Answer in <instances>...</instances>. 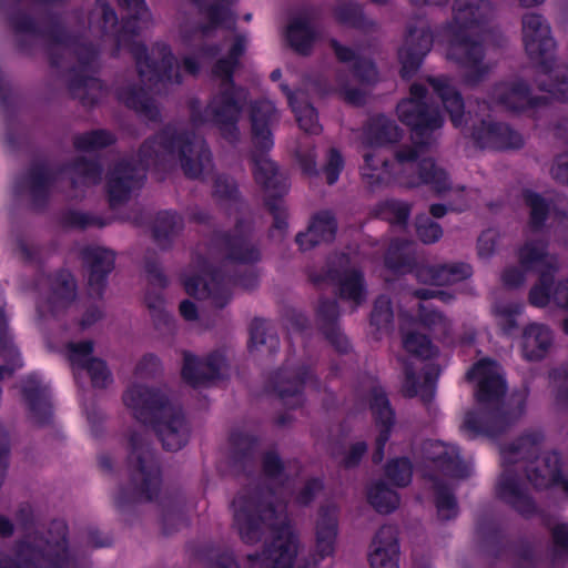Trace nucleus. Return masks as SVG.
<instances>
[{
	"label": "nucleus",
	"mask_w": 568,
	"mask_h": 568,
	"mask_svg": "<svg viewBox=\"0 0 568 568\" xmlns=\"http://www.w3.org/2000/svg\"><path fill=\"white\" fill-rule=\"evenodd\" d=\"M211 247L223 262L212 265L204 256L196 257V265L202 275H192L184 280L183 286L190 296L211 298L216 308H224L232 298V288L240 286L253 290L258 284L254 271L240 273L237 265H254L262 258V252L253 239L252 227L243 217L235 221L232 230H214L211 236Z\"/></svg>",
	"instance_id": "f257e3e1"
},
{
	"label": "nucleus",
	"mask_w": 568,
	"mask_h": 568,
	"mask_svg": "<svg viewBox=\"0 0 568 568\" xmlns=\"http://www.w3.org/2000/svg\"><path fill=\"white\" fill-rule=\"evenodd\" d=\"M542 442L541 432H528L504 446L500 452L504 469L495 487L496 496L524 518L536 516L538 507L527 491L519 468H523L535 489L559 487L568 495V477L562 473L561 456L551 450L539 459Z\"/></svg>",
	"instance_id": "f03ea898"
},
{
	"label": "nucleus",
	"mask_w": 568,
	"mask_h": 568,
	"mask_svg": "<svg viewBox=\"0 0 568 568\" xmlns=\"http://www.w3.org/2000/svg\"><path fill=\"white\" fill-rule=\"evenodd\" d=\"M160 150L165 155H178L183 173L190 179H197L212 159L205 141H197L193 131L179 130L169 123L143 141L136 161L122 159L109 172L106 191L111 207L125 203L132 191L143 185L145 172L160 163Z\"/></svg>",
	"instance_id": "7ed1b4c3"
},
{
	"label": "nucleus",
	"mask_w": 568,
	"mask_h": 568,
	"mask_svg": "<svg viewBox=\"0 0 568 568\" xmlns=\"http://www.w3.org/2000/svg\"><path fill=\"white\" fill-rule=\"evenodd\" d=\"M49 26L42 28L38 21L27 11L18 9L8 17V22L13 32L18 36L16 47L21 53H30L33 48L32 40L24 36L42 38L49 41L47 49L49 63L52 68L59 69L62 64L63 54L60 49L62 47L71 51L79 62V68L73 67L70 70V79L68 89L73 95H78L79 91L88 89H102V81L95 77L88 75L84 71L93 63L99 50L92 42L85 41L79 33H73L62 22L60 14L50 12L48 14Z\"/></svg>",
	"instance_id": "20e7f679"
},
{
	"label": "nucleus",
	"mask_w": 568,
	"mask_h": 568,
	"mask_svg": "<svg viewBox=\"0 0 568 568\" xmlns=\"http://www.w3.org/2000/svg\"><path fill=\"white\" fill-rule=\"evenodd\" d=\"M250 120L254 145L251 154L253 176L266 193L264 205L273 217L272 230L285 233L288 227V215L283 205V197L288 186L276 163L266 156L274 146L271 126L277 121L275 105L268 100L254 101L251 104Z\"/></svg>",
	"instance_id": "39448f33"
},
{
	"label": "nucleus",
	"mask_w": 568,
	"mask_h": 568,
	"mask_svg": "<svg viewBox=\"0 0 568 568\" xmlns=\"http://www.w3.org/2000/svg\"><path fill=\"white\" fill-rule=\"evenodd\" d=\"M495 361L481 358L466 373L467 381H478L475 392L478 407L466 413L462 426V430L469 440L478 436L498 437L515 422L514 415L505 408L504 397L507 385L495 371Z\"/></svg>",
	"instance_id": "423d86ee"
},
{
	"label": "nucleus",
	"mask_w": 568,
	"mask_h": 568,
	"mask_svg": "<svg viewBox=\"0 0 568 568\" xmlns=\"http://www.w3.org/2000/svg\"><path fill=\"white\" fill-rule=\"evenodd\" d=\"M453 11L447 58L465 70L464 83L475 87L487 77L489 67L484 63L483 41L473 39L468 31L489 21L493 6L489 0H455Z\"/></svg>",
	"instance_id": "0eeeda50"
},
{
	"label": "nucleus",
	"mask_w": 568,
	"mask_h": 568,
	"mask_svg": "<svg viewBox=\"0 0 568 568\" xmlns=\"http://www.w3.org/2000/svg\"><path fill=\"white\" fill-rule=\"evenodd\" d=\"M123 403L133 417L150 426L162 447L169 452L182 449L189 442L190 427L180 408L174 407L169 396L158 387L133 384L123 394Z\"/></svg>",
	"instance_id": "6e6552de"
},
{
	"label": "nucleus",
	"mask_w": 568,
	"mask_h": 568,
	"mask_svg": "<svg viewBox=\"0 0 568 568\" xmlns=\"http://www.w3.org/2000/svg\"><path fill=\"white\" fill-rule=\"evenodd\" d=\"M237 65L223 57L212 67L213 77L221 80V88L204 109L197 100L190 102V121L195 126L211 123L221 136L231 144L240 141L239 122L246 103V91L235 83L234 74Z\"/></svg>",
	"instance_id": "1a4fd4ad"
},
{
	"label": "nucleus",
	"mask_w": 568,
	"mask_h": 568,
	"mask_svg": "<svg viewBox=\"0 0 568 568\" xmlns=\"http://www.w3.org/2000/svg\"><path fill=\"white\" fill-rule=\"evenodd\" d=\"M428 146L427 141H414L412 145H403L395 152V160L400 166V172L390 178L389 160H381L382 169L378 171H365L361 169L363 181L372 191L388 185L392 181L399 186L414 189L428 185L435 193L442 194L450 190V181L447 172L440 169L430 158L419 161V154Z\"/></svg>",
	"instance_id": "9d476101"
},
{
	"label": "nucleus",
	"mask_w": 568,
	"mask_h": 568,
	"mask_svg": "<svg viewBox=\"0 0 568 568\" xmlns=\"http://www.w3.org/2000/svg\"><path fill=\"white\" fill-rule=\"evenodd\" d=\"M129 455L126 458L129 469V485L121 486L114 496L116 509L124 513L140 503H151L159 497L162 474L155 449L138 432L129 437Z\"/></svg>",
	"instance_id": "9b49d317"
},
{
	"label": "nucleus",
	"mask_w": 568,
	"mask_h": 568,
	"mask_svg": "<svg viewBox=\"0 0 568 568\" xmlns=\"http://www.w3.org/2000/svg\"><path fill=\"white\" fill-rule=\"evenodd\" d=\"M72 564L69 527L61 519L49 524L47 536H36L33 541L17 540L14 557L0 551V568H70Z\"/></svg>",
	"instance_id": "f8f14e48"
},
{
	"label": "nucleus",
	"mask_w": 568,
	"mask_h": 568,
	"mask_svg": "<svg viewBox=\"0 0 568 568\" xmlns=\"http://www.w3.org/2000/svg\"><path fill=\"white\" fill-rule=\"evenodd\" d=\"M523 40L529 59L537 64L541 73L550 81L539 82L538 89L548 92L561 102H568V68L557 71L555 79L551 74L556 67V41L551 36L550 26L538 13H527L523 17Z\"/></svg>",
	"instance_id": "ddd939ff"
},
{
	"label": "nucleus",
	"mask_w": 568,
	"mask_h": 568,
	"mask_svg": "<svg viewBox=\"0 0 568 568\" xmlns=\"http://www.w3.org/2000/svg\"><path fill=\"white\" fill-rule=\"evenodd\" d=\"M71 172L75 176L71 179L72 187H77L78 179L84 184H98L102 179L103 166L98 159L77 156L61 164L55 171L44 162L33 163L28 171L31 205L34 210L43 211L48 207L51 187L58 180V175Z\"/></svg>",
	"instance_id": "4468645a"
},
{
	"label": "nucleus",
	"mask_w": 568,
	"mask_h": 568,
	"mask_svg": "<svg viewBox=\"0 0 568 568\" xmlns=\"http://www.w3.org/2000/svg\"><path fill=\"white\" fill-rule=\"evenodd\" d=\"M272 495L271 488L266 495L262 487H255L237 494L233 499L234 525L243 542L248 545L258 542L265 520L276 517L277 509L271 500Z\"/></svg>",
	"instance_id": "2eb2a0df"
},
{
	"label": "nucleus",
	"mask_w": 568,
	"mask_h": 568,
	"mask_svg": "<svg viewBox=\"0 0 568 568\" xmlns=\"http://www.w3.org/2000/svg\"><path fill=\"white\" fill-rule=\"evenodd\" d=\"M428 90L422 83H413L409 88L410 97L403 99L396 106L399 121L408 126L415 136L414 141H426L428 133L444 124L438 106L426 102Z\"/></svg>",
	"instance_id": "dca6fc26"
},
{
	"label": "nucleus",
	"mask_w": 568,
	"mask_h": 568,
	"mask_svg": "<svg viewBox=\"0 0 568 568\" xmlns=\"http://www.w3.org/2000/svg\"><path fill=\"white\" fill-rule=\"evenodd\" d=\"M152 51L158 59H153L149 54V49L143 42L133 41L130 44V53L135 61L140 78L146 80L151 85L160 83L181 84L183 78L179 71H174L175 58L171 47L165 42H156Z\"/></svg>",
	"instance_id": "f3484780"
},
{
	"label": "nucleus",
	"mask_w": 568,
	"mask_h": 568,
	"mask_svg": "<svg viewBox=\"0 0 568 568\" xmlns=\"http://www.w3.org/2000/svg\"><path fill=\"white\" fill-rule=\"evenodd\" d=\"M298 548V538L288 523L273 528V538L264 545L262 552L246 556L252 564L261 561L262 568H293Z\"/></svg>",
	"instance_id": "a211bd4d"
},
{
	"label": "nucleus",
	"mask_w": 568,
	"mask_h": 568,
	"mask_svg": "<svg viewBox=\"0 0 568 568\" xmlns=\"http://www.w3.org/2000/svg\"><path fill=\"white\" fill-rule=\"evenodd\" d=\"M313 376L307 365L291 367L285 364L270 376L266 389L275 394L286 407L295 409L304 404V387Z\"/></svg>",
	"instance_id": "6ab92c4d"
},
{
	"label": "nucleus",
	"mask_w": 568,
	"mask_h": 568,
	"mask_svg": "<svg viewBox=\"0 0 568 568\" xmlns=\"http://www.w3.org/2000/svg\"><path fill=\"white\" fill-rule=\"evenodd\" d=\"M490 98L498 106L511 114H523L549 103L548 97L534 95L530 84L521 78L495 83Z\"/></svg>",
	"instance_id": "aec40b11"
},
{
	"label": "nucleus",
	"mask_w": 568,
	"mask_h": 568,
	"mask_svg": "<svg viewBox=\"0 0 568 568\" xmlns=\"http://www.w3.org/2000/svg\"><path fill=\"white\" fill-rule=\"evenodd\" d=\"M21 395L30 418L39 426L49 425L53 417L52 393L41 375L32 372L21 381Z\"/></svg>",
	"instance_id": "412c9836"
},
{
	"label": "nucleus",
	"mask_w": 568,
	"mask_h": 568,
	"mask_svg": "<svg viewBox=\"0 0 568 568\" xmlns=\"http://www.w3.org/2000/svg\"><path fill=\"white\" fill-rule=\"evenodd\" d=\"M470 136L479 149L506 151L519 150L524 146L523 135L504 122L481 120L474 125Z\"/></svg>",
	"instance_id": "4be33fe9"
},
{
	"label": "nucleus",
	"mask_w": 568,
	"mask_h": 568,
	"mask_svg": "<svg viewBox=\"0 0 568 568\" xmlns=\"http://www.w3.org/2000/svg\"><path fill=\"white\" fill-rule=\"evenodd\" d=\"M83 265L88 272V290L92 298L103 297L109 274L113 271L115 255L100 246H87L81 252Z\"/></svg>",
	"instance_id": "5701e85b"
},
{
	"label": "nucleus",
	"mask_w": 568,
	"mask_h": 568,
	"mask_svg": "<svg viewBox=\"0 0 568 568\" xmlns=\"http://www.w3.org/2000/svg\"><path fill=\"white\" fill-rule=\"evenodd\" d=\"M224 363L225 358L219 351L211 352L204 357L184 352L181 376L187 385L194 388L206 386L209 383L220 379Z\"/></svg>",
	"instance_id": "b1692460"
},
{
	"label": "nucleus",
	"mask_w": 568,
	"mask_h": 568,
	"mask_svg": "<svg viewBox=\"0 0 568 568\" xmlns=\"http://www.w3.org/2000/svg\"><path fill=\"white\" fill-rule=\"evenodd\" d=\"M433 47V33L429 29L409 28L404 45L398 50L402 79H410L420 68L424 58Z\"/></svg>",
	"instance_id": "393cba45"
},
{
	"label": "nucleus",
	"mask_w": 568,
	"mask_h": 568,
	"mask_svg": "<svg viewBox=\"0 0 568 568\" xmlns=\"http://www.w3.org/2000/svg\"><path fill=\"white\" fill-rule=\"evenodd\" d=\"M316 323L325 339L341 354H347L351 345L346 336L341 332L339 305L336 300L321 297L315 311Z\"/></svg>",
	"instance_id": "a878e982"
},
{
	"label": "nucleus",
	"mask_w": 568,
	"mask_h": 568,
	"mask_svg": "<svg viewBox=\"0 0 568 568\" xmlns=\"http://www.w3.org/2000/svg\"><path fill=\"white\" fill-rule=\"evenodd\" d=\"M337 229L338 223L334 212L321 210L311 216L307 230L296 234L295 242L301 250L307 251L322 243L333 242Z\"/></svg>",
	"instance_id": "bb28decb"
},
{
	"label": "nucleus",
	"mask_w": 568,
	"mask_h": 568,
	"mask_svg": "<svg viewBox=\"0 0 568 568\" xmlns=\"http://www.w3.org/2000/svg\"><path fill=\"white\" fill-rule=\"evenodd\" d=\"M404 382L402 393L407 398L420 397V400L428 405L433 402L436 393V383L439 376V368L435 364H427L423 368V383L416 374V368L410 361L403 362Z\"/></svg>",
	"instance_id": "cd10ccee"
},
{
	"label": "nucleus",
	"mask_w": 568,
	"mask_h": 568,
	"mask_svg": "<svg viewBox=\"0 0 568 568\" xmlns=\"http://www.w3.org/2000/svg\"><path fill=\"white\" fill-rule=\"evenodd\" d=\"M368 561L372 568H399V542L394 526L384 525L376 531Z\"/></svg>",
	"instance_id": "c85d7f7f"
},
{
	"label": "nucleus",
	"mask_w": 568,
	"mask_h": 568,
	"mask_svg": "<svg viewBox=\"0 0 568 568\" xmlns=\"http://www.w3.org/2000/svg\"><path fill=\"white\" fill-rule=\"evenodd\" d=\"M235 0H214L206 3L205 0H194L199 13L205 18V22L199 26L202 34L207 36L217 29L233 30L236 26V14L232 7Z\"/></svg>",
	"instance_id": "c756f323"
},
{
	"label": "nucleus",
	"mask_w": 568,
	"mask_h": 568,
	"mask_svg": "<svg viewBox=\"0 0 568 568\" xmlns=\"http://www.w3.org/2000/svg\"><path fill=\"white\" fill-rule=\"evenodd\" d=\"M369 408L378 428L375 446L385 448L395 424V412L382 386L375 385L369 392Z\"/></svg>",
	"instance_id": "7c9ffc66"
},
{
	"label": "nucleus",
	"mask_w": 568,
	"mask_h": 568,
	"mask_svg": "<svg viewBox=\"0 0 568 568\" xmlns=\"http://www.w3.org/2000/svg\"><path fill=\"white\" fill-rule=\"evenodd\" d=\"M369 408L378 428L375 446L385 448L395 424V412L382 386L375 385L369 392Z\"/></svg>",
	"instance_id": "2f4dec72"
},
{
	"label": "nucleus",
	"mask_w": 568,
	"mask_h": 568,
	"mask_svg": "<svg viewBox=\"0 0 568 568\" xmlns=\"http://www.w3.org/2000/svg\"><path fill=\"white\" fill-rule=\"evenodd\" d=\"M416 275L420 282L435 286H445L470 277L473 275V267L464 262L426 265L418 267Z\"/></svg>",
	"instance_id": "473e14b6"
},
{
	"label": "nucleus",
	"mask_w": 568,
	"mask_h": 568,
	"mask_svg": "<svg viewBox=\"0 0 568 568\" xmlns=\"http://www.w3.org/2000/svg\"><path fill=\"white\" fill-rule=\"evenodd\" d=\"M427 457L446 477L462 479L469 475L468 467L463 462L460 450L456 445L434 443L430 445Z\"/></svg>",
	"instance_id": "72a5a7b5"
},
{
	"label": "nucleus",
	"mask_w": 568,
	"mask_h": 568,
	"mask_svg": "<svg viewBox=\"0 0 568 568\" xmlns=\"http://www.w3.org/2000/svg\"><path fill=\"white\" fill-rule=\"evenodd\" d=\"M427 82L433 88L435 94L440 99L444 109L449 114L450 122L455 128L463 124L465 103L462 93L449 83L448 78L444 75L428 77Z\"/></svg>",
	"instance_id": "f704fd0d"
},
{
	"label": "nucleus",
	"mask_w": 568,
	"mask_h": 568,
	"mask_svg": "<svg viewBox=\"0 0 568 568\" xmlns=\"http://www.w3.org/2000/svg\"><path fill=\"white\" fill-rule=\"evenodd\" d=\"M183 229L184 219L176 211H159L151 226L153 241L161 250H170Z\"/></svg>",
	"instance_id": "c9c22d12"
},
{
	"label": "nucleus",
	"mask_w": 568,
	"mask_h": 568,
	"mask_svg": "<svg viewBox=\"0 0 568 568\" xmlns=\"http://www.w3.org/2000/svg\"><path fill=\"white\" fill-rule=\"evenodd\" d=\"M337 529L335 510L329 506H322L316 523V554L320 560L334 554Z\"/></svg>",
	"instance_id": "e433bc0d"
},
{
	"label": "nucleus",
	"mask_w": 568,
	"mask_h": 568,
	"mask_svg": "<svg viewBox=\"0 0 568 568\" xmlns=\"http://www.w3.org/2000/svg\"><path fill=\"white\" fill-rule=\"evenodd\" d=\"M551 344L552 334L546 325L532 323L525 327L521 349L527 361L537 362L545 358Z\"/></svg>",
	"instance_id": "4c0bfd02"
},
{
	"label": "nucleus",
	"mask_w": 568,
	"mask_h": 568,
	"mask_svg": "<svg viewBox=\"0 0 568 568\" xmlns=\"http://www.w3.org/2000/svg\"><path fill=\"white\" fill-rule=\"evenodd\" d=\"M49 281L51 294L48 298V304L50 312L55 315L75 300L77 285L73 275L64 268L50 275Z\"/></svg>",
	"instance_id": "58836bf2"
},
{
	"label": "nucleus",
	"mask_w": 568,
	"mask_h": 568,
	"mask_svg": "<svg viewBox=\"0 0 568 568\" xmlns=\"http://www.w3.org/2000/svg\"><path fill=\"white\" fill-rule=\"evenodd\" d=\"M123 104L151 122L161 120V112L148 91L141 85H128L118 92Z\"/></svg>",
	"instance_id": "ea45409f"
},
{
	"label": "nucleus",
	"mask_w": 568,
	"mask_h": 568,
	"mask_svg": "<svg viewBox=\"0 0 568 568\" xmlns=\"http://www.w3.org/2000/svg\"><path fill=\"white\" fill-rule=\"evenodd\" d=\"M403 131L396 122L384 114L369 119L364 130V138L369 146L393 144L402 139Z\"/></svg>",
	"instance_id": "a19ab883"
},
{
	"label": "nucleus",
	"mask_w": 568,
	"mask_h": 568,
	"mask_svg": "<svg viewBox=\"0 0 568 568\" xmlns=\"http://www.w3.org/2000/svg\"><path fill=\"white\" fill-rule=\"evenodd\" d=\"M229 442L233 465L241 469L251 466L260 445V437L241 429H235L230 434Z\"/></svg>",
	"instance_id": "79ce46f5"
},
{
	"label": "nucleus",
	"mask_w": 568,
	"mask_h": 568,
	"mask_svg": "<svg viewBox=\"0 0 568 568\" xmlns=\"http://www.w3.org/2000/svg\"><path fill=\"white\" fill-rule=\"evenodd\" d=\"M332 283L337 285L341 300L349 301L355 308L362 305L366 300V283L364 274L358 268H353L346 276L339 277L333 272Z\"/></svg>",
	"instance_id": "37998d69"
},
{
	"label": "nucleus",
	"mask_w": 568,
	"mask_h": 568,
	"mask_svg": "<svg viewBox=\"0 0 568 568\" xmlns=\"http://www.w3.org/2000/svg\"><path fill=\"white\" fill-rule=\"evenodd\" d=\"M521 195L525 205L529 209V230L532 233L541 232L550 216L551 202L530 189L523 190Z\"/></svg>",
	"instance_id": "c03bdc74"
},
{
	"label": "nucleus",
	"mask_w": 568,
	"mask_h": 568,
	"mask_svg": "<svg viewBox=\"0 0 568 568\" xmlns=\"http://www.w3.org/2000/svg\"><path fill=\"white\" fill-rule=\"evenodd\" d=\"M286 40L298 54L308 55L316 39V33L306 18H296L286 29Z\"/></svg>",
	"instance_id": "a18cd8bd"
},
{
	"label": "nucleus",
	"mask_w": 568,
	"mask_h": 568,
	"mask_svg": "<svg viewBox=\"0 0 568 568\" xmlns=\"http://www.w3.org/2000/svg\"><path fill=\"white\" fill-rule=\"evenodd\" d=\"M518 260L524 271L546 270L555 264L548 258V243L541 240L526 241L518 250Z\"/></svg>",
	"instance_id": "49530a36"
},
{
	"label": "nucleus",
	"mask_w": 568,
	"mask_h": 568,
	"mask_svg": "<svg viewBox=\"0 0 568 568\" xmlns=\"http://www.w3.org/2000/svg\"><path fill=\"white\" fill-rule=\"evenodd\" d=\"M248 349L265 347L270 354H275L280 348V337L271 322L255 317L250 324Z\"/></svg>",
	"instance_id": "de8ad7c7"
},
{
	"label": "nucleus",
	"mask_w": 568,
	"mask_h": 568,
	"mask_svg": "<svg viewBox=\"0 0 568 568\" xmlns=\"http://www.w3.org/2000/svg\"><path fill=\"white\" fill-rule=\"evenodd\" d=\"M476 532L487 548L488 554L495 559L500 558L508 549V541L500 527L493 520H479Z\"/></svg>",
	"instance_id": "09e8293b"
},
{
	"label": "nucleus",
	"mask_w": 568,
	"mask_h": 568,
	"mask_svg": "<svg viewBox=\"0 0 568 568\" xmlns=\"http://www.w3.org/2000/svg\"><path fill=\"white\" fill-rule=\"evenodd\" d=\"M557 270L556 264H549L548 268L539 270L538 281L528 294V301L532 306L545 307L552 301Z\"/></svg>",
	"instance_id": "8fccbe9b"
},
{
	"label": "nucleus",
	"mask_w": 568,
	"mask_h": 568,
	"mask_svg": "<svg viewBox=\"0 0 568 568\" xmlns=\"http://www.w3.org/2000/svg\"><path fill=\"white\" fill-rule=\"evenodd\" d=\"M333 12L335 20L339 24L353 29L367 30L374 24L372 20L366 18L363 6L357 2H341L336 4Z\"/></svg>",
	"instance_id": "3c124183"
},
{
	"label": "nucleus",
	"mask_w": 568,
	"mask_h": 568,
	"mask_svg": "<svg viewBox=\"0 0 568 568\" xmlns=\"http://www.w3.org/2000/svg\"><path fill=\"white\" fill-rule=\"evenodd\" d=\"M434 481V503L440 520H452L458 516V503L452 488L440 479Z\"/></svg>",
	"instance_id": "603ef678"
},
{
	"label": "nucleus",
	"mask_w": 568,
	"mask_h": 568,
	"mask_svg": "<svg viewBox=\"0 0 568 568\" xmlns=\"http://www.w3.org/2000/svg\"><path fill=\"white\" fill-rule=\"evenodd\" d=\"M367 500L377 513L387 515L398 507L399 495L379 480L368 488Z\"/></svg>",
	"instance_id": "864d4df0"
},
{
	"label": "nucleus",
	"mask_w": 568,
	"mask_h": 568,
	"mask_svg": "<svg viewBox=\"0 0 568 568\" xmlns=\"http://www.w3.org/2000/svg\"><path fill=\"white\" fill-rule=\"evenodd\" d=\"M410 211L412 207L408 203L396 199L381 201L374 207L376 217L399 226L407 224Z\"/></svg>",
	"instance_id": "5fc2aeb1"
},
{
	"label": "nucleus",
	"mask_w": 568,
	"mask_h": 568,
	"mask_svg": "<svg viewBox=\"0 0 568 568\" xmlns=\"http://www.w3.org/2000/svg\"><path fill=\"white\" fill-rule=\"evenodd\" d=\"M116 141L114 134L105 129H95L73 136L72 143L77 151L91 152L105 149Z\"/></svg>",
	"instance_id": "6e6d98bb"
},
{
	"label": "nucleus",
	"mask_w": 568,
	"mask_h": 568,
	"mask_svg": "<svg viewBox=\"0 0 568 568\" xmlns=\"http://www.w3.org/2000/svg\"><path fill=\"white\" fill-rule=\"evenodd\" d=\"M403 346L406 352L417 358L430 359L437 356L438 348L430 338L418 332H408L403 336Z\"/></svg>",
	"instance_id": "4d7b16f0"
},
{
	"label": "nucleus",
	"mask_w": 568,
	"mask_h": 568,
	"mask_svg": "<svg viewBox=\"0 0 568 568\" xmlns=\"http://www.w3.org/2000/svg\"><path fill=\"white\" fill-rule=\"evenodd\" d=\"M384 263L394 274H407L416 268L414 256L404 252L398 242L390 244L385 253Z\"/></svg>",
	"instance_id": "13d9d810"
},
{
	"label": "nucleus",
	"mask_w": 568,
	"mask_h": 568,
	"mask_svg": "<svg viewBox=\"0 0 568 568\" xmlns=\"http://www.w3.org/2000/svg\"><path fill=\"white\" fill-rule=\"evenodd\" d=\"M385 476L396 487H406L413 477V464L408 457H397L385 465Z\"/></svg>",
	"instance_id": "bf43d9fd"
},
{
	"label": "nucleus",
	"mask_w": 568,
	"mask_h": 568,
	"mask_svg": "<svg viewBox=\"0 0 568 568\" xmlns=\"http://www.w3.org/2000/svg\"><path fill=\"white\" fill-rule=\"evenodd\" d=\"M59 223L65 229L78 230H85L90 226L103 227L105 225L101 217L74 209L62 211L59 215Z\"/></svg>",
	"instance_id": "052dcab7"
},
{
	"label": "nucleus",
	"mask_w": 568,
	"mask_h": 568,
	"mask_svg": "<svg viewBox=\"0 0 568 568\" xmlns=\"http://www.w3.org/2000/svg\"><path fill=\"white\" fill-rule=\"evenodd\" d=\"M393 321L394 311L390 298L385 294L377 296L371 312V325L377 331H387L392 327Z\"/></svg>",
	"instance_id": "680f3d73"
},
{
	"label": "nucleus",
	"mask_w": 568,
	"mask_h": 568,
	"mask_svg": "<svg viewBox=\"0 0 568 568\" xmlns=\"http://www.w3.org/2000/svg\"><path fill=\"white\" fill-rule=\"evenodd\" d=\"M353 268H351V257L347 253L337 252L331 254L326 260L325 270L322 274L313 276L314 283L329 282L332 283L333 272H336L339 277L346 276Z\"/></svg>",
	"instance_id": "e2e57ef3"
},
{
	"label": "nucleus",
	"mask_w": 568,
	"mask_h": 568,
	"mask_svg": "<svg viewBox=\"0 0 568 568\" xmlns=\"http://www.w3.org/2000/svg\"><path fill=\"white\" fill-rule=\"evenodd\" d=\"M552 547L550 559L552 564L568 561V524L559 523L550 529Z\"/></svg>",
	"instance_id": "0e129e2a"
},
{
	"label": "nucleus",
	"mask_w": 568,
	"mask_h": 568,
	"mask_svg": "<svg viewBox=\"0 0 568 568\" xmlns=\"http://www.w3.org/2000/svg\"><path fill=\"white\" fill-rule=\"evenodd\" d=\"M292 111L295 114V119L297 121L298 126L312 134H317L321 131V125L318 123V113L317 110L310 103L303 104H294L291 106Z\"/></svg>",
	"instance_id": "69168bd1"
},
{
	"label": "nucleus",
	"mask_w": 568,
	"mask_h": 568,
	"mask_svg": "<svg viewBox=\"0 0 568 568\" xmlns=\"http://www.w3.org/2000/svg\"><path fill=\"white\" fill-rule=\"evenodd\" d=\"M417 237L425 244H433L443 236L442 226L425 214H419L415 220Z\"/></svg>",
	"instance_id": "338daca9"
},
{
	"label": "nucleus",
	"mask_w": 568,
	"mask_h": 568,
	"mask_svg": "<svg viewBox=\"0 0 568 568\" xmlns=\"http://www.w3.org/2000/svg\"><path fill=\"white\" fill-rule=\"evenodd\" d=\"M68 358L74 371L81 369L92 357L94 344L92 341L70 342L67 345Z\"/></svg>",
	"instance_id": "774afa93"
}]
</instances>
